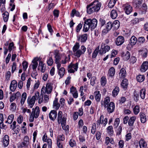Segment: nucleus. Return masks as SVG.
I'll list each match as a JSON object with an SVG mask.
<instances>
[{
	"label": "nucleus",
	"mask_w": 148,
	"mask_h": 148,
	"mask_svg": "<svg viewBox=\"0 0 148 148\" xmlns=\"http://www.w3.org/2000/svg\"><path fill=\"white\" fill-rule=\"evenodd\" d=\"M97 21L95 18L87 19L84 22L83 31L85 32H87L90 28L91 30L94 29L97 26Z\"/></svg>",
	"instance_id": "nucleus-1"
},
{
	"label": "nucleus",
	"mask_w": 148,
	"mask_h": 148,
	"mask_svg": "<svg viewBox=\"0 0 148 148\" xmlns=\"http://www.w3.org/2000/svg\"><path fill=\"white\" fill-rule=\"evenodd\" d=\"M101 3L98 1H94L92 3L88 5L87 7V12L90 14L95 12L98 11L100 8Z\"/></svg>",
	"instance_id": "nucleus-2"
},
{
	"label": "nucleus",
	"mask_w": 148,
	"mask_h": 148,
	"mask_svg": "<svg viewBox=\"0 0 148 148\" xmlns=\"http://www.w3.org/2000/svg\"><path fill=\"white\" fill-rule=\"evenodd\" d=\"M39 92H36L34 95L32 97L31 96H29L27 99V102L28 106L30 108H32L34 106L35 101V100L37 99L39 96Z\"/></svg>",
	"instance_id": "nucleus-3"
},
{
	"label": "nucleus",
	"mask_w": 148,
	"mask_h": 148,
	"mask_svg": "<svg viewBox=\"0 0 148 148\" xmlns=\"http://www.w3.org/2000/svg\"><path fill=\"white\" fill-rule=\"evenodd\" d=\"M32 110L29 119V121L31 122L34 121V118H38L40 114L39 108L38 106H36L34 109L33 108Z\"/></svg>",
	"instance_id": "nucleus-4"
},
{
	"label": "nucleus",
	"mask_w": 148,
	"mask_h": 148,
	"mask_svg": "<svg viewBox=\"0 0 148 148\" xmlns=\"http://www.w3.org/2000/svg\"><path fill=\"white\" fill-rule=\"evenodd\" d=\"M110 48L109 46H105V44L102 42L101 45V47L99 51V53L101 55H102L108 51L110 49Z\"/></svg>",
	"instance_id": "nucleus-5"
},
{
	"label": "nucleus",
	"mask_w": 148,
	"mask_h": 148,
	"mask_svg": "<svg viewBox=\"0 0 148 148\" xmlns=\"http://www.w3.org/2000/svg\"><path fill=\"white\" fill-rule=\"evenodd\" d=\"M115 106L114 103L112 102H111L109 105L106 107V110L107 112L110 114L112 113L114 111Z\"/></svg>",
	"instance_id": "nucleus-6"
},
{
	"label": "nucleus",
	"mask_w": 148,
	"mask_h": 148,
	"mask_svg": "<svg viewBox=\"0 0 148 148\" xmlns=\"http://www.w3.org/2000/svg\"><path fill=\"white\" fill-rule=\"evenodd\" d=\"M86 49L84 46H82L81 50L77 51L75 52H74L75 56L77 58H79L86 51Z\"/></svg>",
	"instance_id": "nucleus-7"
},
{
	"label": "nucleus",
	"mask_w": 148,
	"mask_h": 148,
	"mask_svg": "<svg viewBox=\"0 0 148 148\" xmlns=\"http://www.w3.org/2000/svg\"><path fill=\"white\" fill-rule=\"evenodd\" d=\"M52 86L51 83H47V84L46 87H43L41 89V92H44L45 90V92L47 94L51 93L52 91Z\"/></svg>",
	"instance_id": "nucleus-8"
},
{
	"label": "nucleus",
	"mask_w": 148,
	"mask_h": 148,
	"mask_svg": "<svg viewBox=\"0 0 148 148\" xmlns=\"http://www.w3.org/2000/svg\"><path fill=\"white\" fill-rule=\"evenodd\" d=\"M110 98L108 97H107L104 99V100H102L101 101V107L104 106L105 108H106V107H107L109 103L110 102Z\"/></svg>",
	"instance_id": "nucleus-9"
},
{
	"label": "nucleus",
	"mask_w": 148,
	"mask_h": 148,
	"mask_svg": "<svg viewBox=\"0 0 148 148\" xmlns=\"http://www.w3.org/2000/svg\"><path fill=\"white\" fill-rule=\"evenodd\" d=\"M39 99L38 103H41L42 102L44 103H46L47 102L49 99V96L47 95H45L44 96V99L43 98L42 95H40V96L39 97Z\"/></svg>",
	"instance_id": "nucleus-10"
},
{
	"label": "nucleus",
	"mask_w": 148,
	"mask_h": 148,
	"mask_svg": "<svg viewBox=\"0 0 148 148\" xmlns=\"http://www.w3.org/2000/svg\"><path fill=\"white\" fill-rule=\"evenodd\" d=\"M87 39V35L85 34L83 35H79L77 37V40L78 41L82 42H84L86 41Z\"/></svg>",
	"instance_id": "nucleus-11"
},
{
	"label": "nucleus",
	"mask_w": 148,
	"mask_h": 148,
	"mask_svg": "<svg viewBox=\"0 0 148 148\" xmlns=\"http://www.w3.org/2000/svg\"><path fill=\"white\" fill-rule=\"evenodd\" d=\"M124 42V38L122 36H119L116 38V44L117 45H122Z\"/></svg>",
	"instance_id": "nucleus-12"
},
{
	"label": "nucleus",
	"mask_w": 148,
	"mask_h": 148,
	"mask_svg": "<svg viewBox=\"0 0 148 148\" xmlns=\"http://www.w3.org/2000/svg\"><path fill=\"white\" fill-rule=\"evenodd\" d=\"M50 119L52 121H54L56 118L57 116V112L54 110H51L49 114Z\"/></svg>",
	"instance_id": "nucleus-13"
},
{
	"label": "nucleus",
	"mask_w": 148,
	"mask_h": 148,
	"mask_svg": "<svg viewBox=\"0 0 148 148\" xmlns=\"http://www.w3.org/2000/svg\"><path fill=\"white\" fill-rule=\"evenodd\" d=\"M17 85V82L15 80H13L11 82L10 88V90L12 91H14L16 90Z\"/></svg>",
	"instance_id": "nucleus-14"
},
{
	"label": "nucleus",
	"mask_w": 148,
	"mask_h": 148,
	"mask_svg": "<svg viewBox=\"0 0 148 148\" xmlns=\"http://www.w3.org/2000/svg\"><path fill=\"white\" fill-rule=\"evenodd\" d=\"M132 7L129 4H125L124 5V10L127 14H130L132 11Z\"/></svg>",
	"instance_id": "nucleus-15"
},
{
	"label": "nucleus",
	"mask_w": 148,
	"mask_h": 148,
	"mask_svg": "<svg viewBox=\"0 0 148 148\" xmlns=\"http://www.w3.org/2000/svg\"><path fill=\"white\" fill-rule=\"evenodd\" d=\"M137 42V39L134 36H132L130 38L129 42L130 44L128 45V46H131V47L135 45Z\"/></svg>",
	"instance_id": "nucleus-16"
},
{
	"label": "nucleus",
	"mask_w": 148,
	"mask_h": 148,
	"mask_svg": "<svg viewBox=\"0 0 148 148\" xmlns=\"http://www.w3.org/2000/svg\"><path fill=\"white\" fill-rule=\"evenodd\" d=\"M148 68V62L145 61L144 62L141 66L140 70L143 72H145Z\"/></svg>",
	"instance_id": "nucleus-17"
},
{
	"label": "nucleus",
	"mask_w": 148,
	"mask_h": 148,
	"mask_svg": "<svg viewBox=\"0 0 148 148\" xmlns=\"http://www.w3.org/2000/svg\"><path fill=\"white\" fill-rule=\"evenodd\" d=\"M9 137L8 135H5L3 140V145L5 147L8 146L9 144Z\"/></svg>",
	"instance_id": "nucleus-18"
},
{
	"label": "nucleus",
	"mask_w": 148,
	"mask_h": 148,
	"mask_svg": "<svg viewBox=\"0 0 148 148\" xmlns=\"http://www.w3.org/2000/svg\"><path fill=\"white\" fill-rule=\"evenodd\" d=\"M115 73V70L113 67H111L109 70L108 76L110 77H112L114 76Z\"/></svg>",
	"instance_id": "nucleus-19"
},
{
	"label": "nucleus",
	"mask_w": 148,
	"mask_h": 148,
	"mask_svg": "<svg viewBox=\"0 0 148 148\" xmlns=\"http://www.w3.org/2000/svg\"><path fill=\"white\" fill-rule=\"evenodd\" d=\"M113 29H117L120 26V22L119 21L117 20L114 21L112 23Z\"/></svg>",
	"instance_id": "nucleus-20"
},
{
	"label": "nucleus",
	"mask_w": 148,
	"mask_h": 148,
	"mask_svg": "<svg viewBox=\"0 0 148 148\" xmlns=\"http://www.w3.org/2000/svg\"><path fill=\"white\" fill-rule=\"evenodd\" d=\"M136 118L135 116H133L130 117L129 120L128 124L129 126H133L134 123L136 119Z\"/></svg>",
	"instance_id": "nucleus-21"
},
{
	"label": "nucleus",
	"mask_w": 148,
	"mask_h": 148,
	"mask_svg": "<svg viewBox=\"0 0 148 148\" xmlns=\"http://www.w3.org/2000/svg\"><path fill=\"white\" fill-rule=\"evenodd\" d=\"M126 75V73L125 69L124 68H122L119 73V75L120 78H124Z\"/></svg>",
	"instance_id": "nucleus-22"
},
{
	"label": "nucleus",
	"mask_w": 148,
	"mask_h": 148,
	"mask_svg": "<svg viewBox=\"0 0 148 148\" xmlns=\"http://www.w3.org/2000/svg\"><path fill=\"white\" fill-rule=\"evenodd\" d=\"M139 144L140 148H146L147 147V144L143 139H141L140 140Z\"/></svg>",
	"instance_id": "nucleus-23"
},
{
	"label": "nucleus",
	"mask_w": 148,
	"mask_h": 148,
	"mask_svg": "<svg viewBox=\"0 0 148 148\" xmlns=\"http://www.w3.org/2000/svg\"><path fill=\"white\" fill-rule=\"evenodd\" d=\"M122 56L123 60H127L130 58V53L128 51H127L125 54L123 53Z\"/></svg>",
	"instance_id": "nucleus-24"
},
{
	"label": "nucleus",
	"mask_w": 148,
	"mask_h": 148,
	"mask_svg": "<svg viewBox=\"0 0 148 148\" xmlns=\"http://www.w3.org/2000/svg\"><path fill=\"white\" fill-rule=\"evenodd\" d=\"M74 15L78 17L80 16L79 12L78 11H76L75 9L72 10L71 14V16L72 17H74Z\"/></svg>",
	"instance_id": "nucleus-25"
},
{
	"label": "nucleus",
	"mask_w": 148,
	"mask_h": 148,
	"mask_svg": "<svg viewBox=\"0 0 148 148\" xmlns=\"http://www.w3.org/2000/svg\"><path fill=\"white\" fill-rule=\"evenodd\" d=\"M128 80L126 79H124L121 82V85L123 88H127L128 85Z\"/></svg>",
	"instance_id": "nucleus-26"
},
{
	"label": "nucleus",
	"mask_w": 148,
	"mask_h": 148,
	"mask_svg": "<svg viewBox=\"0 0 148 148\" xmlns=\"http://www.w3.org/2000/svg\"><path fill=\"white\" fill-rule=\"evenodd\" d=\"M53 106L56 110L58 109L60 107V105L59 103L58 102V99L56 98L53 101Z\"/></svg>",
	"instance_id": "nucleus-27"
},
{
	"label": "nucleus",
	"mask_w": 148,
	"mask_h": 148,
	"mask_svg": "<svg viewBox=\"0 0 148 148\" xmlns=\"http://www.w3.org/2000/svg\"><path fill=\"white\" fill-rule=\"evenodd\" d=\"M140 115L141 122L143 123H145L146 121V117L145 114L143 113H140Z\"/></svg>",
	"instance_id": "nucleus-28"
},
{
	"label": "nucleus",
	"mask_w": 148,
	"mask_h": 148,
	"mask_svg": "<svg viewBox=\"0 0 148 148\" xmlns=\"http://www.w3.org/2000/svg\"><path fill=\"white\" fill-rule=\"evenodd\" d=\"M95 98L97 102H99L101 98V95L99 93V91H96L95 92Z\"/></svg>",
	"instance_id": "nucleus-29"
},
{
	"label": "nucleus",
	"mask_w": 148,
	"mask_h": 148,
	"mask_svg": "<svg viewBox=\"0 0 148 148\" xmlns=\"http://www.w3.org/2000/svg\"><path fill=\"white\" fill-rule=\"evenodd\" d=\"M27 94L26 92H24L22 95L21 99V104L23 105L26 99Z\"/></svg>",
	"instance_id": "nucleus-30"
},
{
	"label": "nucleus",
	"mask_w": 148,
	"mask_h": 148,
	"mask_svg": "<svg viewBox=\"0 0 148 148\" xmlns=\"http://www.w3.org/2000/svg\"><path fill=\"white\" fill-rule=\"evenodd\" d=\"M14 118V116L13 114H11L9 115L8 118L7 120L6 123L8 122L9 124H11Z\"/></svg>",
	"instance_id": "nucleus-31"
},
{
	"label": "nucleus",
	"mask_w": 148,
	"mask_h": 148,
	"mask_svg": "<svg viewBox=\"0 0 148 148\" xmlns=\"http://www.w3.org/2000/svg\"><path fill=\"white\" fill-rule=\"evenodd\" d=\"M111 17L113 19H115L117 16V14L116 10H112L110 13Z\"/></svg>",
	"instance_id": "nucleus-32"
},
{
	"label": "nucleus",
	"mask_w": 148,
	"mask_h": 148,
	"mask_svg": "<svg viewBox=\"0 0 148 148\" xmlns=\"http://www.w3.org/2000/svg\"><path fill=\"white\" fill-rule=\"evenodd\" d=\"M99 46L97 47L94 51L93 52L92 54V58H95L98 54V52L99 51Z\"/></svg>",
	"instance_id": "nucleus-33"
},
{
	"label": "nucleus",
	"mask_w": 148,
	"mask_h": 148,
	"mask_svg": "<svg viewBox=\"0 0 148 148\" xmlns=\"http://www.w3.org/2000/svg\"><path fill=\"white\" fill-rule=\"evenodd\" d=\"M119 91V87L117 86L115 87L113 90L112 93V96L114 97L116 96L118 94Z\"/></svg>",
	"instance_id": "nucleus-34"
},
{
	"label": "nucleus",
	"mask_w": 148,
	"mask_h": 148,
	"mask_svg": "<svg viewBox=\"0 0 148 148\" xmlns=\"http://www.w3.org/2000/svg\"><path fill=\"white\" fill-rule=\"evenodd\" d=\"M78 63H76L75 64H73L72 63H71L70 65H69L68 67L69 68H73L75 71H77V70L78 68Z\"/></svg>",
	"instance_id": "nucleus-35"
},
{
	"label": "nucleus",
	"mask_w": 148,
	"mask_h": 148,
	"mask_svg": "<svg viewBox=\"0 0 148 148\" xmlns=\"http://www.w3.org/2000/svg\"><path fill=\"white\" fill-rule=\"evenodd\" d=\"M145 89H142L141 90L140 92V96L141 98L142 99H144L145 96Z\"/></svg>",
	"instance_id": "nucleus-36"
},
{
	"label": "nucleus",
	"mask_w": 148,
	"mask_h": 148,
	"mask_svg": "<svg viewBox=\"0 0 148 148\" xmlns=\"http://www.w3.org/2000/svg\"><path fill=\"white\" fill-rule=\"evenodd\" d=\"M117 0H110L108 4V7L110 8H113L114 5Z\"/></svg>",
	"instance_id": "nucleus-37"
},
{
	"label": "nucleus",
	"mask_w": 148,
	"mask_h": 148,
	"mask_svg": "<svg viewBox=\"0 0 148 148\" xmlns=\"http://www.w3.org/2000/svg\"><path fill=\"white\" fill-rule=\"evenodd\" d=\"M65 69L63 67L61 68L59 70L58 74L61 77L63 76L64 74Z\"/></svg>",
	"instance_id": "nucleus-38"
},
{
	"label": "nucleus",
	"mask_w": 148,
	"mask_h": 148,
	"mask_svg": "<svg viewBox=\"0 0 148 148\" xmlns=\"http://www.w3.org/2000/svg\"><path fill=\"white\" fill-rule=\"evenodd\" d=\"M142 0H134L133 3L136 7H139L142 3Z\"/></svg>",
	"instance_id": "nucleus-39"
},
{
	"label": "nucleus",
	"mask_w": 148,
	"mask_h": 148,
	"mask_svg": "<svg viewBox=\"0 0 148 148\" xmlns=\"http://www.w3.org/2000/svg\"><path fill=\"white\" fill-rule=\"evenodd\" d=\"M145 78V76L143 75H139L137 77V80L139 82H143Z\"/></svg>",
	"instance_id": "nucleus-40"
},
{
	"label": "nucleus",
	"mask_w": 148,
	"mask_h": 148,
	"mask_svg": "<svg viewBox=\"0 0 148 148\" xmlns=\"http://www.w3.org/2000/svg\"><path fill=\"white\" fill-rule=\"evenodd\" d=\"M108 133L110 135H112L114 132L113 130V127L112 126H108L107 128Z\"/></svg>",
	"instance_id": "nucleus-41"
},
{
	"label": "nucleus",
	"mask_w": 148,
	"mask_h": 148,
	"mask_svg": "<svg viewBox=\"0 0 148 148\" xmlns=\"http://www.w3.org/2000/svg\"><path fill=\"white\" fill-rule=\"evenodd\" d=\"M39 66L41 67V71L42 73H44L45 70V68L44 66V64H43L42 62L41 61L40 62Z\"/></svg>",
	"instance_id": "nucleus-42"
},
{
	"label": "nucleus",
	"mask_w": 148,
	"mask_h": 148,
	"mask_svg": "<svg viewBox=\"0 0 148 148\" xmlns=\"http://www.w3.org/2000/svg\"><path fill=\"white\" fill-rule=\"evenodd\" d=\"M106 27L110 31L112 28H113L112 23L110 22L108 23L106 25Z\"/></svg>",
	"instance_id": "nucleus-43"
},
{
	"label": "nucleus",
	"mask_w": 148,
	"mask_h": 148,
	"mask_svg": "<svg viewBox=\"0 0 148 148\" xmlns=\"http://www.w3.org/2000/svg\"><path fill=\"white\" fill-rule=\"evenodd\" d=\"M101 85L103 86H104L106 83V79L104 77H102L101 79Z\"/></svg>",
	"instance_id": "nucleus-44"
},
{
	"label": "nucleus",
	"mask_w": 148,
	"mask_h": 148,
	"mask_svg": "<svg viewBox=\"0 0 148 148\" xmlns=\"http://www.w3.org/2000/svg\"><path fill=\"white\" fill-rule=\"evenodd\" d=\"M3 15H4L3 16V19L5 22H7L8 21L9 14L8 12H5L3 13Z\"/></svg>",
	"instance_id": "nucleus-45"
},
{
	"label": "nucleus",
	"mask_w": 148,
	"mask_h": 148,
	"mask_svg": "<svg viewBox=\"0 0 148 148\" xmlns=\"http://www.w3.org/2000/svg\"><path fill=\"white\" fill-rule=\"evenodd\" d=\"M140 109L139 107L138 106H136L133 109L134 112V114L136 115L138 114L139 112Z\"/></svg>",
	"instance_id": "nucleus-46"
},
{
	"label": "nucleus",
	"mask_w": 148,
	"mask_h": 148,
	"mask_svg": "<svg viewBox=\"0 0 148 148\" xmlns=\"http://www.w3.org/2000/svg\"><path fill=\"white\" fill-rule=\"evenodd\" d=\"M79 43H76L74 46H73V53L75 52L79 48Z\"/></svg>",
	"instance_id": "nucleus-47"
},
{
	"label": "nucleus",
	"mask_w": 148,
	"mask_h": 148,
	"mask_svg": "<svg viewBox=\"0 0 148 148\" xmlns=\"http://www.w3.org/2000/svg\"><path fill=\"white\" fill-rule=\"evenodd\" d=\"M64 136L63 134H62V135H58L57 137V141L61 142V141L64 140Z\"/></svg>",
	"instance_id": "nucleus-48"
},
{
	"label": "nucleus",
	"mask_w": 148,
	"mask_h": 148,
	"mask_svg": "<svg viewBox=\"0 0 148 148\" xmlns=\"http://www.w3.org/2000/svg\"><path fill=\"white\" fill-rule=\"evenodd\" d=\"M29 137L27 136H25L24 138V142H22V144L23 146H25L26 143L29 141Z\"/></svg>",
	"instance_id": "nucleus-49"
},
{
	"label": "nucleus",
	"mask_w": 148,
	"mask_h": 148,
	"mask_svg": "<svg viewBox=\"0 0 148 148\" xmlns=\"http://www.w3.org/2000/svg\"><path fill=\"white\" fill-rule=\"evenodd\" d=\"M134 98L135 101L136 102L138 101L139 97V94L137 93L136 92H134Z\"/></svg>",
	"instance_id": "nucleus-50"
},
{
	"label": "nucleus",
	"mask_w": 148,
	"mask_h": 148,
	"mask_svg": "<svg viewBox=\"0 0 148 148\" xmlns=\"http://www.w3.org/2000/svg\"><path fill=\"white\" fill-rule=\"evenodd\" d=\"M23 69L24 71H25L28 67V63L26 61L23 62L22 63Z\"/></svg>",
	"instance_id": "nucleus-51"
},
{
	"label": "nucleus",
	"mask_w": 148,
	"mask_h": 148,
	"mask_svg": "<svg viewBox=\"0 0 148 148\" xmlns=\"http://www.w3.org/2000/svg\"><path fill=\"white\" fill-rule=\"evenodd\" d=\"M62 119L61 124L62 127L63 128V127H65V123L66 121V118L64 117H63Z\"/></svg>",
	"instance_id": "nucleus-52"
},
{
	"label": "nucleus",
	"mask_w": 148,
	"mask_h": 148,
	"mask_svg": "<svg viewBox=\"0 0 148 148\" xmlns=\"http://www.w3.org/2000/svg\"><path fill=\"white\" fill-rule=\"evenodd\" d=\"M120 122V119L117 118L115 120L114 125L115 127H117L119 125Z\"/></svg>",
	"instance_id": "nucleus-53"
},
{
	"label": "nucleus",
	"mask_w": 148,
	"mask_h": 148,
	"mask_svg": "<svg viewBox=\"0 0 148 148\" xmlns=\"http://www.w3.org/2000/svg\"><path fill=\"white\" fill-rule=\"evenodd\" d=\"M147 9V5L146 4L144 3L141 7V10L143 13L145 12Z\"/></svg>",
	"instance_id": "nucleus-54"
},
{
	"label": "nucleus",
	"mask_w": 148,
	"mask_h": 148,
	"mask_svg": "<svg viewBox=\"0 0 148 148\" xmlns=\"http://www.w3.org/2000/svg\"><path fill=\"white\" fill-rule=\"evenodd\" d=\"M69 144L70 145L71 147H73L75 145V141L74 140L71 139L70 140Z\"/></svg>",
	"instance_id": "nucleus-55"
},
{
	"label": "nucleus",
	"mask_w": 148,
	"mask_h": 148,
	"mask_svg": "<svg viewBox=\"0 0 148 148\" xmlns=\"http://www.w3.org/2000/svg\"><path fill=\"white\" fill-rule=\"evenodd\" d=\"M55 58L56 63H58V62H59L60 60L61 59L60 54L57 56H55Z\"/></svg>",
	"instance_id": "nucleus-56"
},
{
	"label": "nucleus",
	"mask_w": 148,
	"mask_h": 148,
	"mask_svg": "<svg viewBox=\"0 0 148 148\" xmlns=\"http://www.w3.org/2000/svg\"><path fill=\"white\" fill-rule=\"evenodd\" d=\"M47 64L49 66H51L53 63V60L51 57H50L47 61Z\"/></svg>",
	"instance_id": "nucleus-57"
},
{
	"label": "nucleus",
	"mask_w": 148,
	"mask_h": 148,
	"mask_svg": "<svg viewBox=\"0 0 148 148\" xmlns=\"http://www.w3.org/2000/svg\"><path fill=\"white\" fill-rule=\"evenodd\" d=\"M137 60L136 57L134 56H132L130 59V63L133 64Z\"/></svg>",
	"instance_id": "nucleus-58"
},
{
	"label": "nucleus",
	"mask_w": 148,
	"mask_h": 148,
	"mask_svg": "<svg viewBox=\"0 0 148 148\" xmlns=\"http://www.w3.org/2000/svg\"><path fill=\"white\" fill-rule=\"evenodd\" d=\"M16 63L15 62L13 63L12 68V72L13 73L16 70Z\"/></svg>",
	"instance_id": "nucleus-59"
},
{
	"label": "nucleus",
	"mask_w": 148,
	"mask_h": 148,
	"mask_svg": "<svg viewBox=\"0 0 148 148\" xmlns=\"http://www.w3.org/2000/svg\"><path fill=\"white\" fill-rule=\"evenodd\" d=\"M23 117L21 115H20L17 119V122L18 123H21L23 121Z\"/></svg>",
	"instance_id": "nucleus-60"
},
{
	"label": "nucleus",
	"mask_w": 148,
	"mask_h": 148,
	"mask_svg": "<svg viewBox=\"0 0 148 148\" xmlns=\"http://www.w3.org/2000/svg\"><path fill=\"white\" fill-rule=\"evenodd\" d=\"M79 113L77 112H75L73 114V119L74 120H76L77 119Z\"/></svg>",
	"instance_id": "nucleus-61"
},
{
	"label": "nucleus",
	"mask_w": 148,
	"mask_h": 148,
	"mask_svg": "<svg viewBox=\"0 0 148 148\" xmlns=\"http://www.w3.org/2000/svg\"><path fill=\"white\" fill-rule=\"evenodd\" d=\"M96 79V77H93L91 78L90 83L93 86L95 84Z\"/></svg>",
	"instance_id": "nucleus-62"
},
{
	"label": "nucleus",
	"mask_w": 148,
	"mask_h": 148,
	"mask_svg": "<svg viewBox=\"0 0 148 148\" xmlns=\"http://www.w3.org/2000/svg\"><path fill=\"white\" fill-rule=\"evenodd\" d=\"M47 143L49 148H51L52 141L51 139L49 138L47 140Z\"/></svg>",
	"instance_id": "nucleus-63"
},
{
	"label": "nucleus",
	"mask_w": 148,
	"mask_h": 148,
	"mask_svg": "<svg viewBox=\"0 0 148 148\" xmlns=\"http://www.w3.org/2000/svg\"><path fill=\"white\" fill-rule=\"evenodd\" d=\"M11 109L13 111H14L16 108V105L15 103H13L10 105Z\"/></svg>",
	"instance_id": "nucleus-64"
}]
</instances>
